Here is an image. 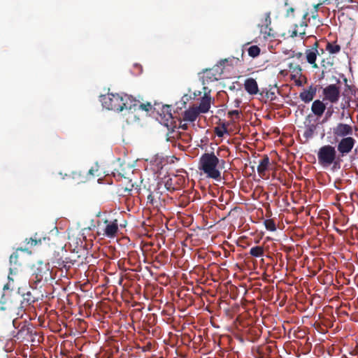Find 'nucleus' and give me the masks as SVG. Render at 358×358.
<instances>
[{"instance_id":"obj_7","label":"nucleus","mask_w":358,"mask_h":358,"mask_svg":"<svg viewBox=\"0 0 358 358\" xmlns=\"http://www.w3.org/2000/svg\"><path fill=\"white\" fill-rule=\"evenodd\" d=\"M356 143V140L352 136L341 138L338 141L337 150L341 157H344L349 154L353 149Z\"/></svg>"},{"instance_id":"obj_15","label":"nucleus","mask_w":358,"mask_h":358,"mask_svg":"<svg viewBox=\"0 0 358 358\" xmlns=\"http://www.w3.org/2000/svg\"><path fill=\"white\" fill-rule=\"evenodd\" d=\"M245 90L250 95L257 94L259 92L258 85L255 79L247 78L244 82Z\"/></svg>"},{"instance_id":"obj_19","label":"nucleus","mask_w":358,"mask_h":358,"mask_svg":"<svg viewBox=\"0 0 358 358\" xmlns=\"http://www.w3.org/2000/svg\"><path fill=\"white\" fill-rule=\"evenodd\" d=\"M288 69L291 72V78H301V77H303L302 69L299 64L289 62L288 64Z\"/></svg>"},{"instance_id":"obj_17","label":"nucleus","mask_w":358,"mask_h":358,"mask_svg":"<svg viewBox=\"0 0 358 358\" xmlns=\"http://www.w3.org/2000/svg\"><path fill=\"white\" fill-rule=\"evenodd\" d=\"M269 165L270 159L268 155H265L263 156L257 166V172L262 178L264 177L266 171L268 169Z\"/></svg>"},{"instance_id":"obj_49","label":"nucleus","mask_w":358,"mask_h":358,"mask_svg":"<svg viewBox=\"0 0 358 358\" xmlns=\"http://www.w3.org/2000/svg\"><path fill=\"white\" fill-rule=\"evenodd\" d=\"M327 114H328V115H329V116H331V113H330L327 112Z\"/></svg>"},{"instance_id":"obj_47","label":"nucleus","mask_w":358,"mask_h":358,"mask_svg":"<svg viewBox=\"0 0 358 358\" xmlns=\"http://www.w3.org/2000/svg\"><path fill=\"white\" fill-rule=\"evenodd\" d=\"M327 114H328V115H329V116H331V113H330L327 112Z\"/></svg>"},{"instance_id":"obj_23","label":"nucleus","mask_w":358,"mask_h":358,"mask_svg":"<svg viewBox=\"0 0 358 358\" xmlns=\"http://www.w3.org/2000/svg\"><path fill=\"white\" fill-rule=\"evenodd\" d=\"M341 49V45L336 41L327 42L325 47V50L332 55L338 53Z\"/></svg>"},{"instance_id":"obj_34","label":"nucleus","mask_w":358,"mask_h":358,"mask_svg":"<svg viewBox=\"0 0 358 358\" xmlns=\"http://www.w3.org/2000/svg\"><path fill=\"white\" fill-rule=\"evenodd\" d=\"M292 80H294V83L296 84V86H299V87H301L303 85V81L301 80V78H291Z\"/></svg>"},{"instance_id":"obj_31","label":"nucleus","mask_w":358,"mask_h":358,"mask_svg":"<svg viewBox=\"0 0 358 358\" xmlns=\"http://www.w3.org/2000/svg\"><path fill=\"white\" fill-rule=\"evenodd\" d=\"M113 175L115 178H117L118 180H120L122 178H125L124 174L117 169L114 170V171L113 172Z\"/></svg>"},{"instance_id":"obj_1","label":"nucleus","mask_w":358,"mask_h":358,"mask_svg":"<svg viewBox=\"0 0 358 358\" xmlns=\"http://www.w3.org/2000/svg\"><path fill=\"white\" fill-rule=\"evenodd\" d=\"M225 161L220 159L214 152L203 154L199 162V169L208 178L220 181V170L224 168Z\"/></svg>"},{"instance_id":"obj_14","label":"nucleus","mask_w":358,"mask_h":358,"mask_svg":"<svg viewBox=\"0 0 358 358\" xmlns=\"http://www.w3.org/2000/svg\"><path fill=\"white\" fill-rule=\"evenodd\" d=\"M201 79L203 85L208 84L215 80H217L219 78L217 70L215 69H209L204 70L203 72V76L201 77Z\"/></svg>"},{"instance_id":"obj_33","label":"nucleus","mask_w":358,"mask_h":358,"mask_svg":"<svg viewBox=\"0 0 358 358\" xmlns=\"http://www.w3.org/2000/svg\"><path fill=\"white\" fill-rule=\"evenodd\" d=\"M319 43L317 41H315L313 45H312L311 48L309 50H313L315 52H320L319 51Z\"/></svg>"},{"instance_id":"obj_18","label":"nucleus","mask_w":358,"mask_h":358,"mask_svg":"<svg viewBox=\"0 0 358 358\" xmlns=\"http://www.w3.org/2000/svg\"><path fill=\"white\" fill-rule=\"evenodd\" d=\"M325 109V104L323 103V101L319 99L314 101L312 103L311 110L313 113V114L317 117L322 116Z\"/></svg>"},{"instance_id":"obj_36","label":"nucleus","mask_w":358,"mask_h":358,"mask_svg":"<svg viewBox=\"0 0 358 358\" xmlns=\"http://www.w3.org/2000/svg\"><path fill=\"white\" fill-rule=\"evenodd\" d=\"M98 171V169L97 167L96 166L95 168L94 167H92L89 171H88V173L92 176H94L95 175V172Z\"/></svg>"},{"instance_id":"obj_28","label":"nucleus","mask_w":358,"mask_h":358,"mask_svg":"<svg viewBox=\"0 0 358 358\" xmlns=\"http://www.w3.org/2000/svg\"><path fill=\"white\" fill-rule=\"evenodd\" d=\"M264 93H265V96L267 99H269L271 101L275 100L276 98L275 92L272 91L271 89L269 90H268L266 89V90L263 89L261 94H263Z\"/></svg>"},{"instance_id":"obj_24","label":"nucleus","mask_w":358,"mask_h":358,"mask_svg":"<svg viewBox=\"0 0 358 358\" xmlns=\"http://www.w3.org/2000/svg\"><path fill=\"white\" fill-rule=\"evenodd\" d=\"M264 248L262 246L252 247L250 250V255L255 257H260L264 255Z\"/></svg>"},{"instance_id":"obj_43","label":"nucleus","mask_w":358,"mask_h":358,"mask_svg":"<svg viewBox=\"0 0 358 358\" xmlns=\"http://www.w3.org/2000/svg\"><path fill=\"white\" fill-rule=\"evenodd\" d=\"M319 51H320V55L323 54L324 52V50L323 48L320 49Z\"/></svg>"},{"instance_id":"obj_22","label":"nucleus","mask_w":358,"mask_h":358,"mask_svg":"<svg viewBox=\"0 0 358 358\" xmlns=\"http://www.w3.org/2000/svg\"><path fill=\"white\" fill-rule=\"evenodd\" d=\"M22 300L21 301V305L22 307L30 306L36 301V299L32 295L31 292H27L22 295Z\"/></svg>"},{"instance_id":"obj_44","label":"nucleus","mask_w":358,"mask_h":358,"mask_svg":"<svg viewBox=\"0 0 358 358\" xmlns=\"http://www.w3.org/2000/svg\"><path fill=\"white\" fill-rule=\"evenodd\" d=\"M320 5H321V3H318V4H317V5L315 6V11H317V8H318V7H319Z\"/></svg>"},{"instance_id":"obj_35","label":"nucleus","mask_w":358,"mask_h":358,"mask_svg":"<svg viewBox=\"0 0 358 358\" xmlns=\"http://www.w3.org/2000/svg\"><path fill=\"white\" fill-rule=\"evenodd\" d=\"M148 203H151L152 205L155 204L154 196L152 194H150L147 197Z\"/></svg>"},{"instance_id":"obj_4","label":"nucleus","mask_w":358,"mask_h":358,"mask_svg":"<svg viewBox=\"0 0 358 358\" xmlns=\"http://www.w3.org/2000/svg\"><path fill=\"white\" fill-rule=\"evenodd\" d=\"M52 278L50 264L48 263L38 262L31 278V280L36 284V286L43 280L48 282Z\"/></svg>"},{"instance_id":"obj_26","label":"nucleus","mask_w":358,"mask_h":358,"mask_svg":"<svg viewBox=\"0 0 358 358\" xmlns=\"http://www.w3.org/2000/svg\"><path fill=\"white\" fill-rule=\"evenodd\" d=\"M248 55L252 57H256L260 54V48L257 45H252L248 50Z\"/></svg>"},{"instance_id":"obj_3","label":"nucleus","mask_w":358,"mask_h":358,"mask_svg":"<svg viewBox=\"0 0 358 358\" xmlns=\"http://www.w3.org/2000/svg\"><path fill=\"white\" fill-rule=\"evenodd\" d=\"M118 232L117 220H104L103 223L97 222V234L103 237L113 238Z\"/></svg>"},{"instance_id":"obj_20","label":"nucleus","mask_w":358,"mask_h":358,"mask_svg":"<svg viewBox=\"0 0 358 358\" xmlns=\"http://www.w3.org/2000/svg\"><path fill=\"white\" fill-rule=\"evenodd\" d=\"M199 111L196 108H190L185 110L183 114V120L188 122H194L199 115Z\"/></svg>"},{"instance_id":"obj_41","label":"nucleus","mask_w":358,"mask_h":358,"mask_svg":"<svg viewBox=\"0 0 358 358\" xmlns=\"http://www.w3.org/2000/svg\"><path fill=\"white\" fill-rule=\"evenodd\" d=\"M201 94V92L199 91L198 92H194V96L196 97L197 96H199Z\"/></svg>"},{"instance_id":"obj_29","label":"nucleus","mask_w":358,"mask_h":358,"mask_svg":"<svg viewBox=\"0 0 358 358\" xmlns=\"http://www.w3.org/2000/svg\"><path fill=\"white\" fill-rule=\"evenodd\" d=\"M137 106H138L136 107V110H143L145 111H149L152 107L150 103H147L146 104H145L140 103L139 101H137Z\"/></svg>"},{"instance_id":"obj_42","label":"nucleus","mask_w":358,"mask_h":358,"mask_svg":"<svg viewBox=\"0 0 358 358\" xmlns=\"http://www.w3.org/2000/svg\"><path fill=\"white\" fill-rule=\"evenodd\" d=\"M305 34H306L305 31L299 32V35L301 36V38H303Z\"/></svg>"},{"instance_id":"obj_12","label":"nucleus","mask_w":358,"mask_h":358,"mask_svg":"<svg viewBox=\"0 0 358 358\" xmlns=\"http://www.w3.org/2000/svg\"><path fill=\"white\" fill-rule=\"evenodd\" d=\"M317 86L310 85L307 90H304L299 94V98L304 103H309L313 100L317 92Z\"/></svg>"},{"instance_id":"obj_6","label":"nucleus","mask_w":358,"mask_h":358,"mask_svg":"<svg viewBox=\"0 0 358 358\" xmlns=\"http://www.w3.org/2000/svg\"><path fill=\"white\" fill-rule=\"evenodd\" d=\"M334 78L336 83L327 85L322 91L324 100L329 101L331 103L338 102L341 94L340 87L337 85L341 83V80L339 78H336V77H334Z\"/></svg>"},{"instance_id":"obj_8","label":"nucleus","mask_w":358,"mask_h":358,"mask_svg":"<svg viewBox=\"0 0 358 358\" xmlns=\"http://www.w3.org/2000/svg\"><path fill=\"white\" fill-rule=\"evenodd\" d=\"M334 136L336 140L348 137L353 134V127L352 125L345 123H338L332 129Z\"/></svg>"},{"instance_id":"obj_2","label":"nucleus","mask_w":358,"mask_h":358,"mask_svg":"<svg viewBox=\"0 0 358 358\" xmlns=\"http://www.w3.org/2000/svg\"><path fill=\"white\" fill-rule=\"evenodd\" d=\"M317 155L319 164L323 167L333 164L334 168H340L341 159L335 147L331 145H323L318 150Z\"/></svg>"},{"instance_id":"obj_32","label":"nucleus","mask_w":358,"mask_h":358,"mask_svg":"<svg viewBox=\"0 0 358 358\" xmlns=\"http://www.w3.org/2000/svg\"><path fill=\"white\" fill-rule=\"evenodd\" d=\"M240 112L237 110H230L228 112L227 115L229 117L232 118L234 115H236L237 118L239 117Z\"/></svg>"},{"instance_id":"obj_50","label":"nucleus","mask_w":358,"mask_h":358,"mask_svg":"<svg viewBox=\"0 0 358 358\" xmlns=\"http://www.w3.org/2000/svg\"><path fill=\"white\" fill-rule=\"evenodd\" d=\"M182 128H183V129H186V128H187V127H186V126H182Z\"/></svg>"},{"instance_id":"obj_21","label":"nucleus","mask_w":358,"mask_h":358,"mask_svg":"<svg viewBox=\"0 0 358 358\" xmlns=\"http://www.w3.org/2000/svg\"><path fill=\"white\" fill-rule=\"evenodd\" d=\"M307 62L312 65L314 69L318 68L316 64L317 56L320 55V52H315L313 50H306L305 52Z\"/></svg>"},{"instance_id":"obj_38","label":"nucleus","mask_w":358,"mask_h":358,"mask_svg":"<svg viewBox=\"0 0 358 358\" xmlns=\"http://www.w3.org/2000/svg\"><path fill=\"white\" fill-rule=\"evenodd\" d=\"M134 187V184H131L129 187H126L124 188V191L125 192H131L133 189Z\"/></svg>"},{"instance_id":"obj_37","label":"nucleus","mask_w":358,"mask_h":358,"mask_svg":"<svg viewBox=\"0 0 358 358\" xmlns=\"http://www.w3.org/2000/svg\"><path fill=\"white\" fill-rule=\"evenodd\" d=\"M37 243H38L37 240L33 239L32 238H31L29 239V241L27 242V243H31V246L36 245L37 244Z\"/></svg>"},{"instance_id":"obj_13","label":"nucleus","mask_w":358,"mask_h":358,"mask_svg":"<svg viewBox=\"0 0 358 358\" xmlns=\"http://www.w3.org/2000/svg\"><path fill=\"white\" fill-rule=\"evenodd\" d=\"M207 90L208 88L206 87H203L204 96L202 98L199 107L196 108L199 113H206L209 110L210 107V97L208 95L210 90H208L207 92Z\"/></svg>"},{"instance_id":"obj_5","label":"nucleus","mask_w":358,"mask_h":358,"mask_svg":"<svg viewBox=\"0 0 358 358\" xmlns=\"http://www.w3.org/2000/svg\"><path fill=\"white\" fill-rule=\"evenodd\" d=\"M122 96L123 94L108 93L102 96V104L108 110L122 112Z\"/></svg>"},{"instance_id":"obj_40","label":"nucleus","mask_w":358,"mask_h":358,"mask_svg":"<svg viewBox=\"0 0 358 358\" xmlns=\"http://www.w3.org/2000/svg\"><path fill=\"white\" fill-rule=\"evenodd\" d=\"M228 62V59H224L220 61V64L224 65L225 63Z\"/></svg>"},{"instance_id":"obj_39","label":"nucleus","mask_w":358,"mask_h":358,"mask_svg":"<svg viewBox=\"0 0 358 358\" xmlns=\"http://www.w3.org/2000/svg\"><path fill=\"white\" fill-rule=\"evenodd\" d=\"M297 35H298V31L296 29H294L290 34V36L292 38L296 36Z\"/></svg>"},{"instance_id":"obj_9","label":"nucleus","mask_w":358,"mask_h":358,"mask_svg":"<svg viewBox=\"0 0 358 358\" xmlns=\"http://www.w3.org/2000/svg\"><path fill=\"white\" fill-rule=\"evenodd\" d=\"M343 78V83L345 84V88L342 92V95L344 99H346V102L348 103L352 100V96H356V94L357 92V87L353 85H349L347 78L343 75H341Z\"/></svg>"},{"instance_id":"obj_46","label":"nucleus","mask_w":358,"mask_h":358,"mask_svg":"<svg viewBox=\"0 0 358 358\" xmlns=\"http://www.w3.org/2000/svg\"><path fill=\"white\" fill-rule=\"evenodd\" d=\"M165 108L168 110V109H169V108H170V106H166V107H164V109H165Z\"/></svg>"},{"instance_id":"obj_30","label":"nucleus","mask_w":358,"mask_h":358,"mask_svg":"<svg viewBox=\"0 0 358 358\" xmlns=\"http://www.w3.org/2000/svg\"><path fill=\"white\" fill-rule=\"evenodd\" d=\"M226 133H227V129L224 125H223L222 128H215V134L219 137H222Z\"/></svg>"},{"instance_id":"obj_10","label":"nucleus","mask_w":358,"mask_h":358,"mask_svg":"<svg viewBox=\"0 0 358 358\" xmlns=\"http://www.w3.org/2000/svg\"><path fill=\"white\" fill-rule=\"evenodd\" d=\"M137 101L136 99L133 98L131 96L128 94H123L122 96V111L125 110L128 112V113H134L136 111Z\"/></svg>"},{"instance_id":"obj_16","label":"nucleus","mask_w":358,"mask_h":358,"mask_svg":"<svg viewBox=\"0 0 358 358\" xmlns=\"http://www.w3.org/2000/svg\"><path fill=\"white\" fill-rule=\"evenodd\" d=\"M271 24V13L268 12L265 15L264 24L262 26L261 31L268 36L275 37V33H274L273 30L269 27Z\"/></svg>"},{"instance_id":"obj_45","label":"nucleus","mask_w":358,"mask_h":358,"mask_svg":"<svg viewBox=\"0 0 358 358\" xmlns=\"http://www.w3.org/2000/svg\"><path fill=\"white\" fill-rule=\"evenodd\" d=\"M294 9L293 8H290L287 11L289 12H294Z\"/></svg>"},{"instance_id":"obj_11","label":"nucleus","mask_w":358,"mask_h":358,"mask_svg":"<svg viewBox=\"0 0 358 358\" xmlns=\"http://www.w3.org/2000/svg\"><path fill=\"white\" fill-rule=\"evenodd\" d=\"M23 251L22 248H18L10 256V275H15L20 270L22 263L18 260L19 255L18 251Z\"/></svg>"},{"instance_id":"obj_27","label":"nucleus","mask_w":358,"mask_h":358,"mask_svg":"<svg viewBox=\"0 0 358 358\" xmlns=\"http://www.w3.org/2000/svg\"><path fill=\"white\" fill-rule=\"evenodd\" d=\"M264 225L266 229L268 231H275L276 230L275 224L271 219L266 220L264 221Z\"/></svg>"},{"instance_id":"obj_48","label":"nucleus","mask_w":358,"mask_h":358,"mask_svg":"<svg viewBox=\"0 0 358 358\" xmlns=\"http://www.w3.org/2000/svg\"><path fill=\"white\" fill-rule=\"evenodd\" d=\"M327 114H328V115H329V116H331V113H330L327 112Z\"/></svg>"},{"instance_id":"obj_25","label":"nucleus","mask_w":358,"mask_h":358,"mask_svg":"<svg viewBox=\"0 0 358 358\" xmlns=\"http://www.w3.org/2000/svg\"><path fill=\"white\" fill-rule=\"evenodd\" d=\"M316 124H312L308 125L303 133V136L307 139L312 138L315 131L316 130Z\"/></svg>"}]
</instances>
